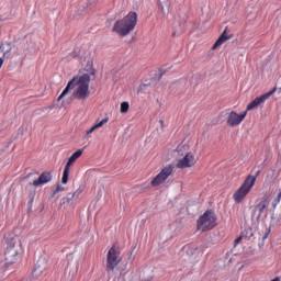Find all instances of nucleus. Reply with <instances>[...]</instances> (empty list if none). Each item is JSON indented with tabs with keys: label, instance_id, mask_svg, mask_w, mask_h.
<instances>
[{
	"label": "nucleus",
	"instance_id": "6",
	"mask_svg": "<svg viewBox=\"0 0 281 281\" xmlns=\"http://www.w3.org/2000/svg\"><path fill=\"white\" fill-rule=\"evenodd\" d=\"M214 227H216V216L211 211H206L198 220V229L207 232V229H214Z\"/></svg>",
	"mask_w": 281,
	"mask_h": 281
},
{
	"label": "nucleus",
	"instance_id": "25",
	"mask_svg": "<svg viewBox=\"0 0 281 281\" xmlns=\"http://www.w3.org/2000/svg\"><path fill=\"white\" fill-rule=\"evenodd\" d=\"M280 199H281V191L278 193V195H277V201H278V203H280Z\"/></svg>",
	"mask_w": 281,
	"mask_h": 281
},
{
	"label": "nucleus",
	"instance_id": "9",
	"mask_svg": "<svg viewBox=\"0 0 281 281\" xmlns=\"http://www.w3.org/2000/svg\"><path fill=\"white\" fill-rule=\"evenodd\" d=\"M172 172L173 168L171 167V165L162 168V170L151 180V186L154 188H157V186H161V183H164L166 179H168V177L172 175Z\"/></svg>",
	"mask_w": 281,
	"mask_h": 281
},
{
	"label": "nucleus",
	"instance_id": "7",
	"mask_svg": "<svg viewBox=\"0 0 281 281\" xmlns=\"http://www.w3.org/2000/svg\"><path fill=\"white\" fill-rule=\"evenodd\" d=\"M122 262V255L117 246H112L108 251L106 269L108 271H114L115 267Z\"/></svg>",
	"mask_w": 281,
	"mask_h": 281
},
{
	"label": "nucleus",
	"instance_id": "18",
	"mask_svg": "<svg viewBox=\"0 0 281 281\" xmlns=\"http://www.w3.org/2000/svg\"><path fill=\"white\" fill-rule=\"evenodd\" d=\"M130 106L128 102L121 103V113H128Z\"/></svg>",
	"mask_w": 281,
	"mask_h": 281
},
{
	"label": "nucleus",
	"instance_id": "34",
	"mask_svg": "<svg viewBox=\"0 0 281 281\" xmlns=\"http://www.w3.org/2000/svg\"><path fill=\"white\" fill-rule=\"evenodd\" d=\"M280 91H281V88H280Z\"/></svg>",
	"mask_w": 281,
	"mask_h": 281
},
{
	"label": "nucleus",
	"instance_id": "8",
	"mask_svg": "<svg viewBox=\"0 0 281 281\" xmlns=\"http://www.w3.org/2000/svg\"><path fill=\"white\" fill-rule=\"evenodd\" d=\"M82 153H85V149H78L75 151L69 158L68 161L65 165L64 173L61 178V183L67 184L69 181V171L71 170V165L75 164L77 159H80L82 157Z\"/></svg>",
	"mask_w": 281,
	"mask_h": 281
},
{
	"label": "nucleus",
	"instance_id": "11",
	"mask_svg": "<svg viewBox=\"0 0 281 281\" xmlns=\"http://www.w3.org/2000/svg\"><path fill=\"white\" fill-rule=\"evenodd\" d=\"M54 179V176L52 175V171H44L41 173L38 179L34 180L31 186H34L35 188H38V186H45V183H49Z\"/></svg>",
	"mask_w": 281,
	"mask_h": 281
},
{
	"label": "nucleus",
	"instance_id": "10",
	"mask_svg": "<svg viewBox=\"0 0 281 281\" xmlns=\"http://www.w3.org/2000/svg\"><path fill=\"white\" fill-rule=\"evenodd\" d=\"M269 202L267 199L261 200L252 210L251 218H255L257 223H260V218H262V214H265V210H267Z\"/></svg>",
	"mask_w": 281,
	"mask_h": 281
},
{
	"label": "nucleus",
	"instance_id": "2",
	"mask_svg": "<svg viewBox=\"0 0 281 281\" xmlns=\"http://www.w3.org/2000/svg\"><path fill=\"white\" fill-rule=\"evenodd\" d=\"M276 91H278V88H273L261 97H257L252 102L247 105L246 111L241 114L236 113V111H232L227 116L226 124H228L229 126H240V124H243V120L247 117V112L254 111V109H258V106L265 104V102H267V100L272 97Z\"/></svg>",
	"mask_w": 281,
	"mask_h": 281
},
{
	"label": "nucleus",
	"instance_id": "19",
	"mask_svg": "<svg viewBox=\"0 0 281 281\" xmlns=\"http://www.w3.org/2000/svg\"><path fill=\"white\" fill-rule=\"evenodd\" d=\"M106 122H109V117H105V119L101 120L99 123H97L94 125V128H102V126H104V124H106Z\"/></svg>",
	"mask_w": 281,
	"mask_h": 281
},
{
	"label": "nucleus",
	"instance_id": "24",
	"mask_svg": "<svg viewBox=\"0 0 281 281\" xmlns=\"http://www.w3.org/2000/svg\"><path fill=\"white\" fill-rule=\"evenodd\" d=\"M95 125H93L90 130L87 131L86 135H91V133H93V131H95Z\"/></svg>",
	"mask_w": 281,
	"mask_h": 281
},
{
	"label": "nucleus",
	"instance_id": "4",
	"mask_svg": "<svg viewBox=\"0 0 281 281\" xmlns=\"http://www.w3.org/2000/svg\"><path fill=\"white\" fill-rule=\"evenodd\" d=\"M23 254V246L21 244V239L13 238L8 243L7 250L4 252L7 265H15L19 262V258Z\"/></svg>",
	"mask_w": 281,
	"mask_h": 281
},
{
	"label": "nucleus",
	"instance_id": "29",
	"mask_svg": "<svg viewBox=\"0 0 281 281\" xmlns=\"http://www.w3.org/2000/svg\"><path fill=\"white\" fill-rule=\"evenodd\" d=\"M161 12H164V4H159Z\"/></svg>",
	"mask_w": 281,
	"mask_h": 281
},
{
	"label": "nucleus",
	"instance_id": "27",
	"mask_svg": "<svg viewBox=\"0 0 281 281\" xmlns=\"http://www.w3.org/2000/svg\"><path fill=\"white\" fill-rule=\"evenodd\" d=\"M159 124H160L161 128H164V120H159Z\"/></svg>",
	"mask_w": 281,
	"mask_h": 281
},
{
	"label": "nucleus",
	"instance_id": "22",
	"mask_svg": "<svg viewBox=\"0 0 281 281\" xmlns=\"http://www.w3.org/2000/svg\"><path fill=\"white\" fill-rule=\"evenodd\" d=\"M243 238H245V235L241 233L240 236L237 237V238L234 240L235 247L240 244V241L243 240Z\"/></svg>",
	"mask_w": 281,
	"mask_h": 281
},
{
	"label": "nucleus",
	"instance_id": "17",
	"mask_svg": "<svg viewBox=\"0 0 281 281\" xmlns=\"http://www.w3.org/2000/svg\"><path fill=\"white\" fill-rule=\"evenodd\" d=\"M260 172H262V171L258 170V171H256L255 176L248 175L246 177V179H254V186H256V181H257L258 177H260Z\"/></svg>",
	"mask_w": 281,
	"mask_h": 281
},
{
	"label": "nucleus",
	"instance_id": "32",
	"mask_svg": "<svg viewBox=\"0 0 281 281\" xmlns=\"http://www.w3.org/2000/svg\"><path fill=\"white\" fill-rule=\"evenodd\" d=\"M164 3H165L166 5H170V4H168V1H165Z\"/></svg>",
	"mask_w": 281,
	"mask_h": 281
},
{
	"label": "nucleus",
	"instance_id": "31",
	"mask_svg": "<svg viewBox=\"0 0 281 281\" xmlns=\"http://www.w3.org/2000/svg\"><path fill=\"white\" fill-rule=\"evenodd\" d=\"M91 75H92V76H94V75H95V70H94V69H92Z\"/></svg>",
	"mask_w": 281,
	"mask_h": 281
},
{
	"label": "nucleus",
	"instance_id": "30",
	"mask_svg": "<svg viewBox=\"0 0 281 281\" xmlns=\"http://www.w3.org/2000/svg\"><path fill=\"white\" fill-rule=\"evenodd\" d=\"M8 54H10V50H5L3 56H8Z\"/></svg>",
	"mask_w": 281,
	"mask_h": 281
},
{
	"label": "nucleus",
	"instance_id": "5",
	"mask_svg": "<svg viewBox=\"0 0 281 281\" xmlns=\"http://www.w3.org/2000/svg\"><path fill=\"white\" fill-rule=\"evenodd\" d=\"M254 181L255 180L252 178L244 180L243 184L233 194L235 203H243L245 196L251 192V189L254 188Z\"/></svg>",
	"mask_w": 281,
	"mask_h": 281
},
{
	"label": "nucleus",
	"instance_id": "16",
	"mask_svg": "<svg viewBox=\"0 0 281 281\" xmlns=\"http://www.w3.org/2000/svg\"><path fill=\"white\" fill-rule=\"evenodd\" d=\"M68 60H80V48H75L74 52L67 56Z\"/></svg>",
	"mask_w": 281,
	"mask_h": 281
},
{
	"label": "nucleus",
	"instance_id": "1",
	"mask_svg": "<svg viewBox=\"0 0 281 281\" xmlns=\"http://www.w3.org/2000/svg\"><path fill=\"white\" fill-rule=\"evenodd\" d=\"M89 82H91V76L89 74H83L80 77H74L70 81H68L66 88L63 90L61 94L58 97V102L71 91L74 90V97L76 100H89L91 95V91L89 90Z\"/></svg>",
	"mask_w": 281,
	"mask_h": 281
},
{
	"label": "nucleus",
	"instance_id": "14",
	"mask_svg": "<svg viewBox=\"0 0 281 281\" xmlns=\"http://www.w3.org/2000/svg\"><path fill=\"white\" fill-rule=\"evenodd\" d=\"M226 41H229V36L227 35V30H225L221 36L218 37V40L215 42V44L213 45L212 49H216V47H221V45H223V43H226Z\"/></svg>",
	"mask_w": 281,
	"mask_h": 281
},
{
	"label": "nucleus",
	"instance_id": "3",
	"mask_svg": "<svg viewBox=\"0 0 281 281\" xmlns=\"http://www.w3.org/2000/svg\"><path fill=\"white\" fill-rule=\"evenodd\" d=\"M137 25V12H130L123 19L116 21L112 27V32H115L124 38V36H128L133 30H135Z\"/></svg>",
	"mask_w": 281,
	"mask_h": 281
},
{
	"label": "nucleus",
	"instance_id": "20",
	"mask_svg": "<svg viewBox=\"0 0 281 281\" xmlns=\"http://www.w3.org/2000/svg\"><path fill=\"white\" fill-rule=\"evenodd\" d=\"M34 196H36V192L35 191H33V192H31L30 193V195H29V205L32 207V203H34Z\"/></svg>",
	"mask_w": 281,
	"mask_h": 281
},
{
	"label": "nucleus",
	"instance_id": "33",
	"mask_svg": "<svg viewBox=\"0 0 281 281\" xmlns=\"http://www.w3.org/2000/svg\"><path fill=\"white\" fill-rule=\"evenodd\" d=\"M161 76H164V72L160 74V78H161Z\"/></svg>",
	"mask_w": 281,
	"mask_h": 281
},
{
	"label": "nucleus",
	"instance_id": "15",
	"mask_svg": "<svg viewBox=\"0 0 281 281\" xmlns=\"http://www.w3.org/2000/svg\"><path fill=\"white\" fill-rule=\"evenodd\" d=\"M76 201L77 200L74 198V195L69 193L67 196L60 200L59 205H71L72 203H76Z\"/></svg>",
	"mask_w": 281,
	"mask_h": 281
},
{
	"label": "nucleus",
	"instance_id": "21",
	"mask_svg": "<svg viewBox=\"0 0 281 281\" xmlns=\"http://www.w3.org/2000/svg\"><path fill=\"white\" fill-rule=\"evenodd\" d=\"M80 194H82V190L78 189L71 195L75 198L76 201L80 198Z\"/></svg>",
	"mask_w": 281,
	"mask_h": 281
},
{
	"label": "nucleus",
	"instance_id": "28",
	"mask_svg": "<svg viewBox=\"0 0 281 281\" xmlns=\"http://www.w3.org/2000/svg\"><path fill=\"white\" fill-rule=\"evenodd\" d=\"M144 87H146V85H142V86L139 87L138 91L143 90Z\"/></svg>",
	"mask_w": 281,
	"mask_h": 281
},
{
	"label": "nucleus",
	"instance_id": "13",
	"mask_svg": "<svg viewBox=\"0 0 281 281\" xmlns=\"http://www.w3.org/2000/svg\"><path fill=\"white\" fill-rule=\"evenodd\" d=\"M47 269V262L45 261V259H40L36 265L35 268L33 270V278H38L42 273H45Z\"/></svg>",
	"mask_w": 281,
	"mask_h": 281
},
{
	"label": "nucleus",
	"instance_id": "23",
	"mask_svg": "<svg viewBox=\"0 0 281 281\" xmlns=\"http://www.w3.org/2000/svg\"><path fill=\"white\" fill-rule=\"evenodd\" d=\"M63 190H65V187L58 184L56 190L53 192V194H58V192H63Z\"/></svg>",
	"mask_w": 281,
	"mask_h": 281
},
{
	"label": "nucleus",
	"instance_id": "26",
	"mask_svg": "<svg viewBox=\"0 0 281 281\" xmlns=\"http://www.w3.org/2000/svg\"><path fill=\"white\" fill-rule=\"evenodd\" d=\"M3 67V57H0V69Z\"/></svg>",
	"mask_w": 281,
	"mask_h": 281
},
{
	"label": "nucleus",
	"instance_id": "12",
	"mask_svg": "<svg viewBox=\"0 0 281 281\" xmlns=\"http://www.w3.org/2000/svg\"><path fill=\"white\" fill-rule=\"evenodd\" d=\"M178 168H192L194 166V155L192 153L187 154L177 164Z\"/></svg>",
	"mask_w": 281,
	"mask_h": 281
}]
</instances>
